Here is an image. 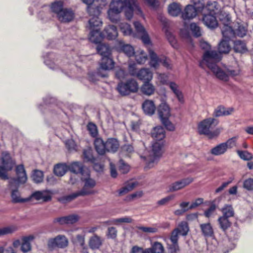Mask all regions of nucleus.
<instances>
[{
    "mask_svg": "<svg viewBox=\"0 0 253 253\" xmlns=\"http://www.w3.org/2000/svg\"><path fill=\"white\" fill-rule=\"evenodd\" d=\"M169 13L172 16H177L180 13H182L181 7L180 4L173 2L170 4L168 7Z\"/></svg>",
    "mask_w": 253,
    "mask_h": 253,
    "instance_id": "obj_29",
    "label": "nucleus"
},
{
    "mask_svg": "<svg viewBox=\"0 0 253 253\" xmlns=\"http://www.w3.org/2000/svg\"><path fill=\"white\" fill-rule=\"evenodd\" d=\"M206 8L208 11V13H211L215 14V10L218 9V3L216 1H209L208 2Z\"/></svg>",
    "mask_w": 253,
    "mask_h": 253,
    "instance_id": "obj_53",
    "label": "nucleus"
},
{
    "mask_svg": "<svg viewBox=\"0 0 253 253\" xmlns=\"http://www.w3.org/2000/svg\"><path fill=\"white\" fill-rule=\"evenodd\" d=\"M138 78L145 82H149L153 78L152 73L148 69H142L137 73Z\"/></svg>",
    "mask_w": 253,
    "mask_h": 253,
    "instance_id": "obj_23",
    "label": "nucleus"
},
{
    "mask_svg": "<svg viewBox=\"0 0 253 253\" xmlns=\"http://www.w3.org/2000/svg\"><path fill=\"white\" fill-rule=\"evenodd\" d=\"M190 29L194 37H199L202 35L201 29L196 23H191Z\"/></svg>",
    "mask_w": 253,
    "mask_h": 253,
    "instance_id": "obj_54",
    "label": "nucleus"
},
{
    "mask_svg": "<svg viewBox=\"0 0 253 253\" xmlns=\"http://www.w3.org/2000/svg\"><path fill=\"white\" fill-rule=\"evenodd\" d=\"M136 184L134 182L128 183L126 186L122 187L119 190V196H123L128 192L131 191L136 186Z\"/></svg>",
    "mask_w": 253,
    "mask_h": 253,
    "instance_id": "obj_43",
    "label": "nucleus"
},
{
    "mask_svg": "<svg viewBox=\"0 0 253 253\" xmlns=\"http://www.w3.org/2000/svg\"><path fill=\"white\" fill-rule=\"evenodd\" d=\"M125 8V16L128 20L132 18L134 11H135L137 14L143 16L142 11L139 6L137 0H129Z\"/></svg>",
    "mask_w": 253,
    "mask_h": 253,
    "instance_id": "obj_10",
    "label": "nucleus"
},
{
    "mask_svg": "<svg viewBox=\"0 0 253 253\" xmlns=\"http://www.w3.org/2000/svg\"><path fill=\"white\" fill-rule=\"evenodd\" d=\"M68 169L74 173H81L84 175L88 169H85L83 164L78 162H74L68 166Z\"/></svg>",
    "mask_w": 253,
    "mask_h": 253,
    "instance_id": "obj_19",
    "label": "nucleus"
},
{
    "mask_svg": "<svg viewBox=\"0 0 253 253\" xmlns=\"http://www.w3.org/2000/svg\"><path fill=\"white\" fill-rule=\"evenodd\" d=\"M119 13L115 12L110 9L108 10V15L109 19L113 22L116 23L119 20Z\"/></svg>",
    "mask_w": 253,
    "mask_h": 253,
    "instance_id": "obj_63",
    "label": "nucleus"
},
{
    "mask_svg": "<svg viewBox=\"0 0 253 253\" xmlns=\"http://www.w3.org/2000/svg\"><path fill=\"white\" fill-rule=\"evenodd\" d=\"M157 112L161 120L169 118L170 116V108L165 102H162L159 105Z\"/></svg>",
    "mask_w": 253,
    "mask_h": 253,
    "instance_id": "obj_20",
    "label": "nucleus"
},
{
    "mask_svg": "<svg viewBox=\"0 0 253 253\" xmlns=\"http://www.w3.org/2000/svg\"><path fill=\"white\" fill-rule=\"evenodd\" d=\"M214 15L211 13L203 14L202 21L210 29H214L218 26V22Z\"/></svg>",
    "mask_w": 253,
    "mask_h": 253,
    "instance_id": "obj_12",
    "label": "nucleus"
},
{
    "mask_svg": "<svg viewBox=\"0 0 253 253\" xmlns=\"http://www.w3.org/2000/svg\"><path fill=\"white\" fill-rule=\"evenodd\" d=\"M120 49L128 57H131L134 55L135 53L133 47L128 44L121 45Z\"/></svg>",
    "mask_w": 253,
    "mask_h": 253,
    "instance_id": "obj_44",
    "label": "nucleus"
},
{
    "mask_svg": "<svg viewBox=\"0 0 253 253\" xmlns=\"http://www.w3.org/2000/svg\"><path fill=\"white\" fill-rule=\"evenodd\" d=\"M114 67V62L111 55L101 58L99 68L100 70H104V71H109L112 69Z\"/></svg>",
    "mask_w": 253,
    "mask_h": 253,
    "instance_id": "obj_18",
    "label": "nucleus"
},
{
    "mask_svg": "<svg viewBox=\"0 0 253 253\" xmlns=\"http://www.w3.org/2000/svg\"><path fill=\"white\" fill-rule=\"evenodd\" d=\"M199 12L192 4H188L182 12L181 17L184 20H190L195 17Z\"/></svg>",
    "mask_w": 253,
    "mask_h": 253,
    "instance_id": "obj_15",
    "label": "nucleus"
},
{
    "mask_svg": "<svg viewBox=\"0 0 253 253\" xmlns=\"http://www.w3.org/2000/svg\"><path fill=\"white\" fill-rule=\"evenodd\" d=\"M233 109L229 108L226 110L225 107L222 106H218L214 111L213 116L215 117H218L223 116H227L231 114Z\"/></svg>",
    "mask_w": 253,
    "mask_h": 253,
    "instance_id": "obj_30",
    "label": "nucleus"
},
{
    "mask_svg": "<svg viewBox=\"0 0 253 253\" xmlns=\"http://www.w3.org/2000/svg\"><path fill=\"white\" fill-rule=\"evenodd\" d=\"M68 170V166L65 164H58L55 166L54 173L58 176H63Z\"/></svg>",
    "mask_w": 253,
    "mask_h": 253,
    "instance_id": "obj_34",
    "label": "nucleus"
},
{
    "mask_svg": "<svg viewBox=\"0 0 253 253\" xmlns=\"http://www.w3.org/2000/svg\"><path fill=\"white\" fill-rule=\"evenodd\" d=\"M96 49L97 53L102 57L111 55V49L108 44L104 43L99 44L97 45Z\"/></svg>",
    "mask_w": 253,
    "mask_h": 253,
    "instance_id": "obj_28",
    "label": "nucleus"
},
{
    "mask_svg": "<svg viewBox=\"0 0 253 253\" xmlns=\"http://www.w3.org/2000/svg\"><path fill=\"white\" fill-rule=\"evenodd\" d=\"M175 229L178 230L179 235L186 236L189 231L188 223L186 221H182L179 224L178 227L175 228Z\"/></svg>",
    "mask_w": 253,
    "mask_h": 253,
    "instance_id": "obj_46",
    "label": "nucleus"
},
{
    "mask_svg": "<svg viewBox=\"0 0 253 253\" xmlns=\"http://www.w3.org/2000/svg\"><path fill=\"white\" fill-rule=\"evenodd\" d=\"M82 182L84 183L83 188L79 191L73 193L63 198V200L66 202H70L79 196H84L86 195L94 194L95 192L93 188L96 185V181L93 178H90L88 171L82 176L81 178Z\"/></svg>",
    "mask_w": 253,
    "mask_h": 253,
    "instance_id": "obj_2",
    "label": "nucleus"
},
{
    "mask_svg": "<svg viewBox=\"0 0 253 253\" xmlns=\"http://www.w3.org/2000/svg\"><path fill=\"white\" fill-rule=\"evenodd\" d=\"M200 46L205 50L203 55V59L199 63L200 66L204 68L205 66H207L219 80H227V75L216 65L221 60L220 54L216 50H210L211 45L205 41H200Z\"/></svg>",
    "mask_w": 253,
    "mask_h": 253,
    "instance_id": "obj_1",
    "label": "nucleus"
},
{
    "mask_svg": "<svg viewBox=\"0 0 253 253\" xmlns=\"http://www.w3.org/2000/svg\"><path fill=\"white\" fill-rule=\"evenodd\" d=\"M132 221V219L128 216H125L122 218L112 219L106 222L109 224H117L120 223H131Z\"/></svg>",
    "mask_w": 253,
    "mask_h": 253,
    "instance_id": "obj_50",
    "label": "nucleus"
},
{
    "mask_svg": "<svg viewBox=\"0 0 253 253\" xmlns=\"http://www.w3.org/2000/svg\"><path fill=\"white\" fill-rule=\"evenodd\" d=\"M166 128L169 131H173L175 129L174 125L169 120V118L161 120Z\"/></svg>",
    "mask_w": 253,
    "mask_h": 253,
    "instance_id": "obj_61",
    "label": "nucleus"
},
{
    "mask_svg": "<svg viewBox=\"0 0 253 253\" xmlns=\"http://www.w3.org/2000/svg\"><path fill=\"white\" fill-rule=\"evenodd\" d=\"M135 58L138 64H143L147 60V54L143 50H138L135 53Z\"/></svg>",
    "mask_w": 253,
    "mask_h": 253,
    "instance_id": "obj_45",
    "label": "nucleus"
},
{
    "mask_svg": "<svg viewBox=\"0 0 253 253\" xmlns=\"http://www.w3.org/2000/svg\"><path fill=\"white\" fill-rule=\"evenodd\" d=\"M107 76V74L106 72L103 73L100 69H99L96 72L89 73L88 74V79L90 81L95 82L99 80V77L105 78Z\"/></svg>",
    "mask_w": 253,
    "mask_h": 253,
    "instance_id": "obj_36",
    "label": "nucleus"
},
{
    "mask_svg": "<svg viewBox=\"0 0 253 253\" xmlns=\"http://www.w3.org/2000/svg\"><path fill=\"white\" fill-rule=\"evenodd\" d=\"M33 180L37 183H41L43 180V172L40 170H35L32 175Z\"/></svg>",
    "mask_w": 253,
    "mask_h": 253,
    "instance_id": "obj_51",
    "label": "nucleus"
},
{
    "mask_svg": "<svg viewBox=\"0 0 253 253\" xmlns=\"http://www.w3.org/2000/svg\"><path fill=\"white\" fill-rule=\"evenodd\" d=\"M102 7L100 5L92 4L87 6V12L89 16L92 17H98L101 13Z\"/></svg>",
    "mask_w": 253,
    "mask_h": 253,
    "instance_id": "obj_25",
    "label": "nucleus"
},
{
    "mask_svg": "<svg viewBox=\"0 0 253 253\" xmlns=\"http://www.w3.org/2000/svg\"><path fill=\"white\" fill-rule=\"evenodd\" d=\"M163 145V141H156L152 144L151 151L147 159L149 167H152V164L157 162L162 155V148Z\"/></svg>",
    "mask_w": 253,
    "mask_h": 253,
    "instance_id": "obj_9",
    "label": "nucleus"
},
{
    "mask_svg": "<svg viewBox=\"0 0 253 253\" xmlns=\"http://www.w3.org/2000/svg\"><path fill=\"white\" fill-rule=\"evenodd\" d=\"M142 109L146 114L152 115L155 113L156 107L153 101L146 100L142 104Z\"/></svg>",
    "mask_w": 253,
    "mask_h": 253,
    "instance_id": "obj_24",
    "label": "nucleus"
},
{
    "mask_svg": "<svg viewBox=\"0 0 253 253\" xmlns=\"http://www.w3.org/2000/svg\"><path fill=\"white\" fill-rule=\"evenodd\" d=\"M232 38H226L223 36L220 42L218 44V51L220 53H228L230 49L231 46L229 43V41Z\"/></svg>",
    "mask_w": 253,
    "mask_h": 253,
    "instance_id": "obj_22",
    "label": "nucleus"
},
{
    "mask_svg": "<svg viewBox=\"0 0 253 253\" xmlns=\"http://www.w3.org/2000/svg\"><path fill=\"white\" fill-rule=\"evenodd\" d=\"M247 27L239 23H233L232 26H228L227 24L222 29V36L227 38H233L236 36L244 37L247 33Z\"/></svg>",
    "mask_w": 253,
    "mask_h": 253,
    "instance_id": "obj_5",
    "label": "nucleus"
},
{
    "mask_svg": "<svg viewBox=\"0 0 253 253\" xmlns=\"http://www.w3.org/2000/svg\"><path fill=\"white\" fill-rule=\"evenodd\" d=\"M151 136L156 141H162L165 137V130L163 127L157 126L154 127L151 131Z\"/></svg>",
    "mask_w": 253,
    "mask_h": 253,
    "instance_id": "obj_21",
    "label": "nucleus"
},
{
    "mask_svg": "<svg viewBox=\"0 0 253 253\" xmlns=\"http://www.w3.org/2000/svg\"><path fill=\"white\" fill-rule=\"evenodd\" d=\"M17 230V228L14 225L9 226L0 228V237L7 234H10Z\"/></svg>",
    "mask_w": 253,
    "mask_h": 253,
    "instance_id": "obj_49",
    "label": "nucleus"
},
{
    "mask_svg": "<svg viewBox=\"0 0 253 253\" xmlns=\"http://www.w3.org/2000/svg\"><path fill=\"white\" fill-rule=\"evenodd\" d=\"M218 124V121L212 118L204 119L198 125V132L200 134L207 135L211 139L215 137L219 134L220 130L218 128L213 129Z\"/></svg>",
    "mask_w": 253,
    "mask_h": 253,
    "instance_id": "obj_4",
    "label": "nucleus"
},
{
    "mask_svg": "<svg viewBox=\"0 0 253 253\" xmlns=\"http://www.w3.org/2000/svg\"><path fill=\"white\" fill-rule=\"evenodd\" d=\"M149 55L150 57V65L153 67H157L159 64L160 59L157 54L152 50L149 51Z\"/></svg>",
    "mask_w": 253,
    "mask_h": 253,
    "instance_id": "obj_56",
    "label": "nucleus"
},
{
    "mask_svg": "<svg viewBox=\"0 0 253 253\" xmlns=\"http://www.w3.org/2000/svg\"><path fill=\"white\" fill-rule=\"evenodd\" d=\"M54 238L57 243V248L63 249L68 246V241L64 235H59Z\"/></svg>",
    "mask_w": 253,
    "mask_h": 253,
    "instance_id": "obj_39",
    "label": "nucleus"
},
{
    "mask_svg": "<svg viewBox=\"0 0 253 253\" xmlns=\"http://www.w3.org/2000/svg\"><path fill=\"white\" fill-rule=\"evenodd\" d=\"M1 160L2 165L0 166V178L6 180L8 179L7 172L12 169L15 163L7 152H2Z\"/></svg>",
    "mask_w": 253,
    "mask_h": 253,
    "instance_id": "obj_7",
    "label": "nucleus"
},
{
    "mask_svg": "<svg viewBox=\"0 0 253 253\" xmlns=\"http://www.w3.org/2000/svg\"><path fill=\"white\" fill-rule=\"evenodd\" d=\"M143 195V193L142 191H137L126 196V200L127 201H131L134 199L141 198Z\"/></svg>",
    "mask_w": 253,
    "mask_h": 253,
    "instance_id": "obj_64",
    "label": "nucleus"
},
{
    "mask_svg": "<svg viewBox=\"0 0 253 253\" xmlns=\"http://www.w3.org/2000/svg\"><path fill=\"white\" fill-rule=\"evenodd\" d=\"M103 240L96 235L91 237L89 239L88 245L90 248L93 250L98 249L102 244Z\"/></svg>",
    "mask_w": 253,
    "mask_h": 253,
    "instance_id": "obj_27",
    "label": "nucleus"
},
{
    "mask_svg": "<svg viewBox=\"0 0 253 253\" xmlns=\"http://www.w3.org/2000/svg\"><path fill=\"white\" fill-rule=\"evenodd\" d=\"M102 24L98 17H92L88 21V28L90 30L89 40L91 42L97 43L101 41V33L99 27Z\"/></svg>",
    "mask_w": 253,
    "mask_h": 253,
    "instance_id": "obj_6",
    "label": "nucleus"
},
{
    "mask_svg": "<svg viewBox=\"0 0 253 253\" xmlns=\"http://www.w3.org/2000/svg\"><path fill=\"white\" fill-rule=\"evenodd\" d=\"M87 127L89 134L92 137H95L97 136L98 130L97 126L95 124L92 123H88Z\"/></svg>",
    "mask_w": 253,
    "mask_h": 253,
    "instance_id": "obj_59",
    "label": "nucleus"
},
{
    "mask_svg": "<svg viewBox=\"0 0 253 253\" xmlns=\"http://www.w3.org/2000/svg\"><path fill=\"white\" fill-rule=\"evenodd\" d=\"M237 153L240 158L245 161H250L253 159V155L247 151L238 150Z\"/></svg>",
    "mask_w": 253,
    "mask_h": 253,
    "instance_id": "obj_57",
    "label": "nucleus"
},
{
    "mask_svg": "<svg viewBox=\"0 0 253 253\" xmlns=\"http://www.w3.org/2000/svg\"><path fill=\"white\" fill-rule=\"evenodd\" d=\"M200 227L204 236L212 237L214 236L213 229L210 223L201 224Z\"/></svg>",
    "mask_w": 253,
    "mask_h": 253,
    "instance_id": "obj_26",
    "label": "nucleus"
},
{
    "mask_svg": "<svg viewBox=\"0 0 253 253\" xmlns=\"http://www.w3.org/2000/svg\"><path fill=\"white\" fill-rule=\"evenodd\" d=\"M37 200H42L44 202H47L51 199V197L45 194L44 191H37L33 193L31 196Z\"/></svg>",
    "mask_w": 253,
    "mask_h": 253,
    "instance_id": "obj_35",
    "label": "nucleus"
},
{
    "mask_svg": "<svg viewBox=\"0 0 253 253\" xmlns=\"http://www.w3.org/2000/svg\"><path fill=\"white\" fill-rule=\"evenodd\" d=\"M120 28L121 32L125 35H130L132 33V31L130 26L126 23H121Z\"/></svg>",
    "mask_w": 253,
    "mask_h": 253,
    "instance_id": "obj_55",
    "label": "nucleus"
},
{
    "mask_svg": "<svg viewBox=\"0 0 253 253\" xmlns=\"http://www.w3.org/2000/svg\"><path fill=\"white\" fill-rule=\"evenodd\" d=\"M150 249L154 253H164L165 249L163 245L159 242H155L152 244Z\"/></svg>",
    "mask_w": 253,
    "mask_h": 253,
    "instance_id": "obj_52",
    "label": "nucleus"
},
{
    "mask_svg": "<svg viewBox=\"0 0 253 253\" xmlns=\"http://www.w3.org/2000/svg\"><path fill=\"white\" fill-rule=\"evenodd\" d=\"M193 181L192 177H187L171 183L169 186V192H173L184 188Z\"/></svg>",
    "mask_w": 253,
    "mask_h": 253,
    "instance_id": "obj_11",
    "label": "nucleus"
},
{
    "mask_svg": "<svg viewBox=\"0 0 253 253\" xmlns=\"http://www.w3.org/2000/svg\"><path fill=\"white\" fill-rule=\"evenodd\" d=\"M101 33V40L106 38L109 40L115 39L118 36L116 27L114 25H109L106 27Z\"/></svg>",
    "mask_w": 253,
    "mask_h": 253,
    "instance_id": "obj_16",
    "label": "nucleus"
},
{
    "mask_svg": "<svg viewBox=\"0 0 253 253\" xmlns=\"http://www.w3.org/2000/svg\"><path fill=\"white\" fill-rule=\"evenodd\" d=\"M127 75V72L121 68L117 69L115 71L116 77L119 80H123L125 79Z\"/></svg>",
    "mask_w": 253,
    "mask_h": 253,
    "instance_id": "obj_62",
    "label": "nucleus"
},
{
    "mask_svg": "<svg viewBox=\"0 0 253 253\" xmlns=\"http://www.w3.org/2000/svg\"><path fill=\"white\" fill-rule=\"evenodd\" d=\"M138 85L137 82L133 79L128 80L126 83L121 82L118 84L117 90L122 95H127L131 93L138 91Z\"/></svg>",
    "mask_w": 253,
    "mask_h": 253,
    "instance_id": "obj_8",
    "label": "nucleus"
},
{
    "mask_svg": "<svg viewBox=\"0 0 253 253\" xmlns=\"http://www.w3.org/2000/svg\"><path fill=\"white\" fill-rule=\"evenodd\" d=\"M47 248L49 251H53L58 248L57 243L54 238L48 239L47 241Z\"/></svg>",
    "mask_w": 253,
    "mask_h": 253,
    "instance_id": "obj_60",
    "label": "nucleus"
},
{
    "mask_svg": "<svg viewBox=\"0 0 253 253\" xmlns=\"http://www.w3.org/2000/svg\"><path fill=\"white\" fill-rule=\"evenodd\" d=\"M223 215L222 217L229 218L234 215V211L232 207L230 205H225L221 210Z\"/></svg>",
    "mask_w": 253,
    "mask_h": 253,
    "instance_id": "obj_47",
    "label": "nucleus"
},
{
    "mask_svg": "<svg viewBox=\"0 0 253 253\" xmlns=\"http://www.w3.org/2000/svg\"><path fill=\"white\" fill-rule=\"evenodd\" d=\"M218 222L219 223L220 228L224 231L227 230L231 224L228 218L222 216H220L218 218Z\"/></svg>",
    "mask_w": 253,
    "mask_h": 253,
    "instance_id": "obj_48",
    "label": "nucleus"
},
{
    "mask_svg": "<svg viewBox=\"0 0 253 253\" xmlns=\"http://www.w3.org/2000/svg\"><path fill=\"white\" fill-rule=\"evenodd\" d=\"M56 17L61 22L68 23L74 19V13L71 9L65 8Z\"/></svg>",
    "mask_w": 253,
    "mask_h": 253,
    "instance_id": "obj_13",
    "label": "nucleus"
},
{
    "mask_svg": "<svg viewBox=\"0 0 253 253\" xmlns=\"http://www.w3.org/2000/svg\"><path fill=\"white\" fill-rule=\"evenodd\" d=\"M11 196L12 199V202L14 203H24L29 201L28 199H23L20 198V194L17 188L12 191Z\"/></svg>",
    "mask_w": 253,
    "mask_h": 253,
    "instance_id": "obj_40",
    "label": "nucleus"
},
{
    "mask_svg": "<svg viewBox=\"0 0 253 253\" xmlns=\"http://www.w3.org/2000/svg\"><path fill=\"white\" fill-rule=\"evenodd\" d=\"M84 160L85 162H89L94 163L96 159L92 155V150L91 149L87 148L84 149L83 151Z\"/></svg>",
    "mask_w": 253,
    "mask_h": 253,
    "instance_id": "obj_42",
    "label": "nucleus"
},
{
    "mask_svg": "<svg viewBox=\"0 0 253 253\" xmlns=\"http://www.w3.org/2000/svg\"><path fill=\"white\" fill-rule=\"evenodd\" d=\"M154 86L149 82H145L141 87V92L145 95L150 96L155 91Z\"/></svg>",
    "mask_w": 253,
    "mask_h": 253,
    "instance_id": "obj_31",
    "label": "nucleus"
},
{
    "mask_svg": "<svg viewBox=\"0 0 253 253\" xmlns=\"http://www.w3.org/2000/svg\"><path fill=\"white\" fill-rule=\"evenodd\" d=\"M129 0H112L109 9L115 12L120 13L126 7Z\"/></svg>",
    "mask_w": 253,
    "mask_h": 253,
    "instance_id": "obj_14",
    "label": "nucleus"
},
{
    "mask_svg": "<svg viewBox=\"0 0 253 253\" xmlns=\"http://www.w3.org/2000/svg\"><path fill=\"white\" fill-rule=\"evenodd\" d=\"M178 235H179L178 230L175 229L173 230L170 237V241L172 243V247L170 248L171 251L176 252L178 250L177 241L178 239Z\"/></svg>",
    "mask_w": 253,
    "mask_h": 253,
    "instance_id": "obj_32",
    "label": "nucleus"
},
{
    "mask_svg": "<svg viewBox=\"0 0 253 253\" xmlns=\"http://www.w3.org/2000/svg\"><path fill=\"white\" fill-rule=\"evenodd\" d=\"M94 148L99 155H104L107 153H114L119 149L120 144L117 139L108 138L104 141L101 138L97 137L94 140Z\"/></svg>",
    "mask_w": 253,
    "mask_h": 253,
    "instance_id": "obj_3",
    "label": "nucleus"
},
{
    "mask_svg": "<svg viewBox=\"0 0 253 253\" xmlns=\"http://www.w3.org/2000/svg\"><path fill=\"white\" fill-rule=\"evenodd\" d=\"M233 49L235 52L241 53H244L247 50L246 43L241 40L234 41Z\"/></svg>",
    "mask_w": 253,
    "mask_h": 253,
    "instance_id": "obj_33",
    "label": "nucleus"
},
{
    "mask_svg": "<svg viewBox=\"0 0 253 253\" xmlns=\"http://www.w3.org/2000/svg\"><path fill=\"white\" fill-rule=\"evenodd\" d=\"M193 6L199 12H201L204 9L205 5L204 0H192Z\"/></svg>",
    "mask_w": 253,
    "mask_h": 253,
    "instance_id": "obj_58",
    "label": "nucleus"
},
{
    "mask_svg": "<svg viewBox=\"0 0 253 253\" xmlns=\"http://www.w3.org/2000/svg\"><path fill=\"white\" fill-rule=\"evenodd\" d=\"M35 239L34 236L30 235L27 236H23L21 238L22 244L20 250L24 253L30 251L32 249L31 242Z\"/></svg>",
    "mask_w": 253,
    "mask_h": 253,
    "instance_id": "obj_17",
    "label": "nucleus"
},
{
    "mask_svg": "<svg viewBox=\"0 0 253 253\" xmlns=\"http://www.w3.org/2000/svg\"><path fill=\"white\" fill-rule=\"evenodd\" d=\"M226 151L225 145L222 143L212 148L211 153L213 155L218 156L224 154Z\"/></svg>",
    "mask_w": 253,
    "mask_h": 253,
    "instance_id": "obj_37",
    "label": "nucleus"
},
{
    "mask_svg": "<svg viewBox=\"0 0 253 253\" xmlns=\"http://www.w3.org/2000/svg\"><path fill=\"white\" fill-rule=\"evenodd\" d=\"M64 8L63 7V2L60 0L55 1L51 5V10L52 12L56 14V17Z\"/></svg>",
    "mask_w": 253,
    "mask_h": 253,
    "instance_id": "obj_38",
    "label": "nucleus"
},
{
    "mask_svg": "<svg viewBox=\"0 0 253 253\" xmlns=\"http://www.w3.org/2000/svg\"><path fill=\"white\" fill-rule=\"evenodd\" d=\"M16 173L17 174H23V176L20 177L21 183H25L27 180V176L26 173V170L24 169L23 165H19L16 167Z\"/></svg>",
    "mask_w": 253,
    "mask_h": 253,
    "instance_id": "obj_41",
    "label": "nucleus"
}]
</instances>
